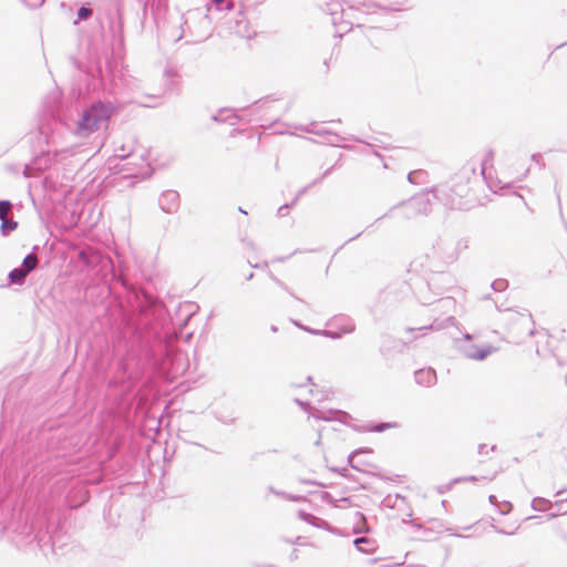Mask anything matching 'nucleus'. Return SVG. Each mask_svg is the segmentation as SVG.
<instances>
[{"instance_id":"nucleus-7","label":"nucleus","mask_w":567,"mask_h":567,"mask_svg":"<svg viewBox=\"0 0 567 567\" xmlns=\"http://www.w3.org/2000/svg\"><path fill=\"white\" fill-rule=\"evenodd\" d=\"M25 4V7L30 9H35L41 7L45 0H22Z\"/></svg>"},{"instance_id":"nucleus-1","label":"nucleus","mask_w":567,"mask_h":567,"mask_svg":"<svg viewBox=\"0 0 567 567\" xmlns=\"http://www.w3.org/2000/svg\"><path fill=\"white\" fill-rule=\"evenodd\" d=\"M114 113V106L112 104H103L101 102L94 103L87 111L82 115L78 124L76 132L81 136H87L89 134L97 131L103 125H106Z\"/></svg>"},{"instance_id":"nucleus-9","label":"nucleus","mask_w":567,"mask_h":567,"mask_svg":"<svg viewBox=\"0 0 567 567\" xmlns=\"http://www.w3.org/2000/svg\"><path fill=\"white\" fill-rule=\"evenodd\" d=\"M396 425L395 424H392V423H381L379 425H377L374 427V431H378V432H381V431H384L386 429H393L395 427Z\"/></svg>"},{"instance_id":"nucleus-10","label":"nucleus","mask_w":567,"mask_h":567,"mask_svg":"<svg viewBox=\"0 0 567 567\" xmlns=\"http://www.w3.org/2000/svg\"><path fill=\"white\" fill-rule=\"evenodd\" d=\"M166 196L171 197L172 200L176 202V204L178 203V194L172 192V193H168Z\"/></svg>"},{"instance_id":"nucleus-8","label":"nucleus","mask_w":567,"mask_h":567,"mask_svg":"<svg viewBox=\"0 0 567 567\" xmlns=\"http://www.w3.org/2000/svg\"><path fill=\"white\" fill-rule=\"evenodd\" d=\"M91 13H92V11L90 9L82 7V8H80V10L78 12V17H79V19L84 20V19L89 18L91 16Z\"/></svg>"},{"instance_id":"nucleus-11","label":"nucleus","mask_w":567,"mask_h":567,"mask_svg":"<svg viewBox=\"0 0 567 567\" xmlns=\"http://www.w3.org/2000/svg\"><path fill=\"white\" fill-rule=\"evenodd\" d=\"M216 4H220L224 2V0H213Z\"/></svg>"},{"instance_id":"nucleus-3","label":"nucleus","mask_w":567,"mask_h":567,"mask_svg":"<svg viewBox=\"0 0 567 567\" xmlns=\"http://www.w3.org/2000/svg\"><path fill=\"white\" fill-rule=\"evenodd\" d=\"M38 265V258L35 255H28L24 259H23V266L22 268L25 270V272H30L31 270H33Z\"/></svg>"},{"instance_id":"nucleus-5","label":"nucleus","mask_w":567,"mask_h":567,"mask_svg":"<svg viewBox=\"0 0 567 567\" xmlns=\"http://www.w3.org/2000/svg\"><path fill=\"white\" fill-rule=\"evenodd\" d=\"M12 205L9 200H0V219L7 218L11 212Z\"/></svg>"},{"instance_id":"nucleus-4","label":"nucleus","mask_w":567,"mask_h":567,"mask_svg":"<svg viewBox=\"0 0 567 567\" xmlns=\"http://www.w3.org/2000/svg\"><path fill=\"white\" fill-rule=\"evenodd\" d=\"M1 230L4 235H7L9 231L14 230L18 226V223L12 219H1Z\"/></svg>"},{"instance_id":"nucleus-2","label":"nucleus","mask_w":567,"mask_h":567,"mask_svg":"<svg viewBox=\"0 0 567 567\" xmlns=\"http://www.w3.org/2000/svg\"><path fill=\"white\" fill-rule=\"evenodd\" d=\"M27 275H28V272H25V270L23 268H17V269H13L9 274V278L12 284H20L23 281V279L27 277Z\"/></svg>"},{"instance_id":"nucleus-6","label":"nucleus","mask_w":567,"mask_h":567,"mask_svg":"<svg viewBox=\"0 0 567 567\" xmlns=\"http://www.w3.org/2000/svg\"><path fill=\"white\" fill-rule=\"evenodd\" d=\"M370 539L365 538V537H361V538H358L355 539L354 544L355 546L358 547L359 550H362V551H365V553H369L371 551V549H367V548H363L362 547V544H370Z\"/></svg>"}]
</instances>
